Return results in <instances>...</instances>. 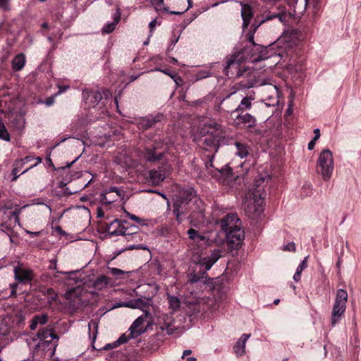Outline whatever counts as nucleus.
I'll list each match as a JSON object with an SVG mask.
<instances>
[{"label":"nucleus","mask_w":361,"mask_h":361,"mask_svg":"<svg viewBox=\"0 0 361 361\" xmlns=\"http://www.w3.org/2000/svg\"><path fill=\"white\" fill-rule=\"evenodd\" d=\"M221 230L226 234V242L232 250H238L245 239V232L235 213L227 214L220 221Z\"/></svg>","instance_id":"f257e3e1"},{"label":"nucleus","mask_w":361,"mask_h":361,"mask_svg":"<svg viewBox=\"0 0 361 361\" xmlns=\"http://www.w3.org/2000/svg\"><path fill=\"white\" fill-rule=\"evenodd\" d=\"M264 178L260 177L255 181V188L246 195L245 201V213L250 219H256L261 216L264 212V196L265 192L260 186Z\"/></svg>","instance_id":"f03ea898"},{"label":"nucleus","mask_w":361,"mask_h":361,"mask_svg":"<svg viewBox=\"0 0 361 361\" xmlns=\"http://www.w3.org/2000/svg\"><path fill=\"white\" fill-rule=\"evenodd\" d=\"M200 133L204 137L203 140L206 145L215 148L223 143L228 136L226 129L215 121L204 123L200 130Z\"/></svg>","instance_id":"7ed1b4c3"},{"label":"nucleus","mask_w":361,"mask_h":361,"mask_svg":"<svg viewBox=\"0 0 361 361\" xmlns=\"http://www.w3.org/2000/svg\"><path fill=\"white\" fill-rule=\"evenodd\" d=\"M334 169V157L329 149L322 150L317 161V171L324 180H329Z\"/></svg>","instance_id":"20e7f679"},{"label":"nucleus","mask_w":361,"mask_h":361,"mask_svg":"<svg viewBox=\"0 0 361 361\" xmlns=\"http://www.w3.org/2000/svg\"><path fill=\"white\" fill-rule=\"evenodd\" d=\"M221 257V251L219 249L214 250L211 255L208 257L202 258L199 260L198 264L204 269L200 271L199 274H194L191 276L190 281L197 283L199 281H205L207 279V271L209 270L212 267Z\"/></svg>","instance_id":"39448f33"},{"label":"nucleus","mask_w":361,"mask_h":361,"mask_svg":"<svg viewBox=\"0 0 361 361\" xmlns=\"http://www.w3.org/2000/svg\"><path fill=\"white\" fill-rule=\"evenodd\" d=\"M243 50L242 52L233 54L230 56L224 67V72L229 78L240 77L245 71V68L243 66V63L245 60Z\"/></svg>","instance_id":"423d86ee"},{"label":"nucleus","mask_w":361,"mask_h":361,"mask_svg":"<svg viewBox=\"0 0 361 361\" xmlns=\"http://www.w3.org/2000/svg\"><path fill=\"white\" fill-rule=\"evenodd\" d=\"M347 300V292L343 289H338L336 292L331 312V320L332 326H334L341 319L346 309Z\"/></svg>","instance_id":"0eeeda50"},{"label":"nucleus","mask_w":361,"mask_h":361,"mask_svg":"<svg viewBox=\"0 0 361 361\" xmlns=\"http://www.w3.org/2000/svg\"><path fill=\"white\" fill-rule=\"evenodd\" d=\"M164 150L159 147V143L155 142L152 147H145L142 152L143 159L148 162H156L161 160Z\"/></svg>","instance_id":"6e6552de"},{"label":"nucleus","mask_w":361,"mask_h":361,"mask_svg":"<svg viewBox=\"0 0 361 361\" xmlns=\"http://www.w3.org/2000/svg\"><path fill=\"white\" fill-rule=\"evenodd\" d=\"M16 280L23 283H27L32 281L34 274L30 269L25 268L23 264L18 263L13 269Z\"/></svg>","instance_id":"1a4fd4ad"},{"label":"nucleus","mask_w":361,"mask_h":361,"mask_svg":"<svg viewBox=\"0 0 361 361\" xmlns=\"http://www.w3.org/2000/svg\"><path fill=\"white\" fill-rule=\"evenodd\" d=\"M37 336L39 340V347H47L54 339L59 340V336L54 333L52 329L43 328L38 331Z\"/></svg>","instance_id":"9d476101"},{"label":"nucleus","mask_w":361,"mask_h":361,"mask_svg":"<svg viewBox=\"0 0 361 361\" xmlns=\"http://www.w3.org/2000/svg\"><path fill=\"white\" fill-rule=\"evenodd\" d=\"M194 205L195 204L189 203L188 202L182 201L178 199L174 202L173 205V213L176 216V220L179 224L182 222L180 216L187 214L193 208Z\"/></svg>","instance_id":"9b49d317"},{"label":"nucleus","mask_w":361,"mask_h":361,"mask_svg":"<svg viewBox=\"0 0 361 361\" xmlns=\"http://www.w3.org/2000/svg\"><path fill=\"white\" fill-rule=\"evenodd\" d=\"M145 315L137 317L130 326L129 331H130L131 337H137L146 332L147 328H144L142 324L145 319L150 316V313L149 311H145Z\"/></svg>","instance_id":"f8f14e48"},{"label":"nucleus","mask_w":361,"mask_h":361,"mask_svg":"<svg viewBox=\"0 0 361 361\" xmlns=\"http://www.w3.org/2000/svg\"><path fill=\"white\" fill-rule=\"evenodd\" d=\"M122 192L116 187H111L102 194L101 201L105 204H111L121 197Z\"/></svg>","instance_id":"ddd939ff"},{"label":"nucleus","mask_w":361,"mask_h":361,"mask_svg":"<svg viewBox=\"0 0 361 361\" xmlns=\"http://www.w3.org/2000/svg\"><path fill=\"white\" fill-rule=\"evenodd\" d=\"M178 200L188 202L192 204H196L200 199L197 196V193L192 187L182 188L178 192Z\"/></svg>","instance_id":"4468645a"},{"label":"nucleus","mask_w":361,"mask_h":361,"mask_svg":"<svg viewBox=\"0 0 361 361\" xmlns=\"http://www.w3.org/2000/svg\"><path fill=\"white\" fill-rule=\"evenodd\" d=\"M290 17V13H288L283 10L277 13H271L270 11L264 13L262 16V19L259 21L262 24L267 21L277 18L279 22L285 24Z\"/></svg>","instance_id":"2eb2a0df"},{"label":"nucleus","mask_w":361,"mask_h":361,"mask_svg":"<svg viewBox=\"0 0 361 361\" xmlns=\"http://www.w3.org/2000/svg\"><path fill=\"white\" fill-rule=\"evenodd\" d=\"M82 97L86 104L89 107H95L102 100L101 93L96 90H85L82 92Z\"/></svg>","instance_id":"dca6fc26"},{"label":"nucleus","mask_w":361,"mask_h":361,"mask_svg":"<svg viewBox=\"0 0 361 361\" xmlns=\"http://www.w3.org/2000/svg\"><path fill=\"white\" fill-rule=\"evenodd\" d=\"M264 94L266 97L267 103L269 106H274L279 102V90L276 85H269L264 90Z\"/></svg>","instance_id":"f3484780"},{"label":"nucleus","mask_w":361,"mask_h":361,"mask_svg":"<svg viewBox=\"0 0 361 361\" xmlns=\"http://www.w3.org/2000/svg\"><path fill=\"white\" fill-rule=\"evenodd\" d=\"M126 221H121L114 219L106 227V231L110 235H123L126 232L125 226Z\"/></svg>","instance_id":"a211bd4d"},{"label":"nucleus","mask_w":361,"mask_h":361,"mask_svg":"<svg viewBox=\"0 0 361 361\" xmlns=\"http://www.w3.org/2000/svg\"><path fill=\"white\" fill-rule=\"evenodd\" d=\"M161 319L163 323H160L159 324V329L161 331H166L168 335H172L176 330L174 327L175 320L173 317L171 315L164 314L161 317Z\"/></svg>","instance_id":"6ab92c4d"},{"label":"nucleus","mask_w":361,"mask_h":361,"mask_svg":"<svg viewBox=\"0 0 361 361\" xmlns=\"http://www.w3.org/2000/svg\"><path fill=\"white\" fill-rule=\"evenodd\" d=\"M237 125H243L245 128H252L256 126V118L250 114L240 113L235 118Z\"/></svg>","instance_id":"aec40b11"},{"label":"nucleus","mask_w":361,"mask_h":361,"mask_svg":"<svg viewBox=\"0 0 361 361\" xmlns=\"http://www.w3.org/2000/svg\"><path fill=\"white\" fill-rule=\"evenodd\" d=\"M148 175L149 182L154 185H159L165 178V171L160 166L157 169L150 170Z\"/></svg>","instance_id":"412c9836"},{"label":"nucleus","mask_w":361,"mask_h":361,"mask_svg":"<svg viewBox=\"0 0 361 361\" xmlns=\"http://www.w3.org/2000/svg\"><path fill=\"white\" fill-rule=\"evenodd\" d=\"M288 4L293 8V15H300L306 10L307 0H288Z\"/></svg>","instance_id":"4be33fe9"},{"label":"nucleus","mask_w":361,"mask_h":361,"mask_svg":"<svg viewBox=\"0 0 361 361\" xmlns=\"http://www.w3.org/2000/svg\"><path fill=\"white\" fill-rule=\"evenodd\" d=\"M163 118V114H158L154 116H147L142 118L139 123L141 128L147 130L152 127L156 123L161 121Z\"/></svg>","instance_id":"5701e85b"},{"label":"nucleus","mask_w":361,"mask_h":361,"mask_svg":"<svg viewBox=\"0 0 361 361\" xmlns=\"http://www.w3.org/2000/svg\"><path fill=\"white\" fill-rule=\"evenodd\" d=\"M252 16L253 13L251 6L247 4H243L241 7V16L243 20V26L244 28L248 27Z\"/></svg>","instance_id":"b1692460"},{"label":"nucleus","mask_w":361,"mask_h":361,"mask_svg":"<svg viewBox=\"0 0 361 361\" xmlns=\"http://www.w3.org/2000/svg\"><path fill=\"white\" fill-rule=\"evenodd\" d=\"M123 305H125L126 307H130L133 309L138 308L145 312L147 311L145 309L148 307V302L147 301L138 298L123 302Z\"/></svg>","instance_id":"393cba45"},{"label":"nucleus","mask_w":361,"mask_h":361,"mask_svg":"<svg viewBox=\"0 0 361 361\" xmlns=\"http://www.w3.org/2000/svg\"><path fill=\"white\" fill-rule=\"evenodd\" d=\"M250 336V334H243L239 341L234 345L233 349L237 356H242L245 353V343Z\"/></svg>","instance_id":"a878e982"},{"label":"nucleus","mask_w":361,"mask_h":361,"mask_svg":"<svg viewBox=\"0 0 361 361\" xmlns=\"http://www.w3.org/2000/svg\"><path fill=\"white\" fill-rule=\"evenodd\" d=\"M25 54L22 53L17 54L11 61L13 70L15 71H21L25 66Z\"/></svg>","instance_id":"bb28decb"},{"label":"nucleus","mask_w":361,"mask_h":361,"mask_svg":"<svg viewBox=\"0 0 361 361\" xmlns=\"http://www.w3.org/2000/svg\"><path fill=\"white\" fill-rule=\"evenodd\" d=\"M254 97L252 96L245 97L242 99L240 104L233 111L234 112L243 113L245 110H249L252 107V102Z\"/></svg>","instance_id":"cd10ccee"},{"label":"nucleus","mask_w":361,"mask_h":361,"mask_svg":"<svg viewBox=\"0 0 361 361\" xmlns=\"http://www.w3.org/2000/svg\"><path fill=\"white\" fill-rule=\"evenodd\" d=\"M236 147L235 154L241 159L245 158L250 153V147L247 145L240 142H235Z\"/></svg>","instance_id":"c85d7f7f"},{"label":"nucleus","mask_w":361,"mask_h":361,"mask_svg":"<svg viewBox=\"0 0 361 361\" xmlns=\"http://www.w3.org/2000/svg\"><path fill=\"white\" fill-rule=\"evenodd\" d=\"M109 283V279L106 276L102 275L93 282L92 287L96 290H102L107 286Z\"/></svg>","instance_id":"c756f323"},{"label":"nucleus","mask_w":361,"mask_h":361,"mask_svg":"<svg viewBox=\"0 0 361 361\" xmlns=\"http://www.w3.org/2000/svg\"><path fill=\"white\" fill-rule=\"evenodd\" d=\"M126 226H125V230L126 232L123 233V235L128 237H133L134 235L137 234L139 231V227L133 224H130L129 222L126 221Z\"/></svg>","instance_id":"7c9ffc66"},{"label":"nucleus","mask_w":361,"mask_h":361,"mask_svg":"<svg viewBox=\"0 0 361 361\" xmlns=\"http://www.w3.org/2000/svg\"><path fill=\"white\" fill-rule=\"evenodd\" d=\"M187 233L191 240L200 242L205 239L204 236L200 235L198 231L194 228H190Z\"/></svg>","instance_id":"2f4dec72"},{"label":"nucleus","mask_w":361,"mask_h":361,"mask_svg":"<svg viewBox=\"0 0 361 361\" xmlns=\"http://www.w3.org/2000/svg\"><path fill=\"white\" fill-rule=\"evenodd\" d=\"M168 299L169 307L173 310H176L180 307V302L178 297L168 295Z\"/></svg>","instance_id":"473e14b6"},{"label":"nucleus","mask_w":361,"mask_h":361,"mask_svg":"<svg viewBox=\"0 0 361 361\" xmlns=\"http://www.w3.org/2000/svg\"><path fill=\"white\" fill-rule=\"evenodd\" d=\"M0 138L5 141H10L11 137L10 135L6 130V128L3 123V121L0 119Z\"/></svg>","instance_id":"72a5a7b5"},{"label":"nucleus","mask_w":361,"mask_h":361,"mask_svg":"<svg viewBox=\"0 0 361 361\" xmlns=\"http://www.w3.org/2000/svg\"><path fill=\"white\" fill-rule=\"evenodd\" d=\"M134 337H131V334L129 336H126V334L121 335L117 341L114 342V345L112 347H117L121 344H123L127 343L130 338H133Z\"/></svg>","instance_id":"f704fd0d"},{"label":"nucleus","mask_w":361,"mask_h":361,"mask_svg":"<svg viewBox=\"0 0 361 361\" xmlns=\"http://www.w3.org/2000/svg\"><path fill=\"white\" fill-rule=\"evenodd\" d=\"M118 20L119 17L117 19H115V22L106 25L102 29L103 32L111 33L113 32L115 30L116 25L118 23Z\"/></svg>","instance_id":"c9c22d12"},{"label":"nucleus","mask_w":361,"mask_h":361,"mask_svg":"<svg viewBox=\"0 0 361 361\" xmlns=\"http://www.w3.org/2000/svg\"><path fill=\"white\" fill-rule=\"evenodd\" d=\"M33 318L36 321L37 325H44L48 321V316L46 314H42L41 315H35Z\"/></svg>","instance_id":"e433bc0d"},{"label":"nucleus","mask_w":361,"mask_h":361,"mask_svg":"<svg viewBox=\"0 0 361 361\" xmlns=\"http://www.w3.org/2000/svg\"><path fill=\"white\" fill-rule=\"evenodd\" d=\"M309 256H306L297 267L296 271L302 273V271L307 267V259Z\"/></svg>","instance_id":"4c0bfd02"},{"label":"nucleus","mask_w":361,"mask_h":361,"mask_svg":"<svg viewBox=\"0 0 361 361\" xmlns=\"http://www.w3.org/2000/svg\"><path fill=\"white\" fill-rule=\"evenodd\" d=\"M109 269L110 271V273L114 276H120L121 275H123L125 274V271L114 267H109Z\"/></svg>","instance_id":"58836bf2"},{"label":"nucleus","mask_w":361,"mask_h":361,"mask_svg":"<svg viewBox=\"0 0 361 361\" xmlns=\"http://www.w3.org/2000/svg\"><path fill=\"white\" fill-rule=\"evenodd\" d=\"M126 213L127 216L130 219H131L134 221H136L137 223H138L140 225L144 224L143 219H142L139 218L138 216H135V214H130L129 212H126Z\"/></svg>","instance_id":"ea45409f"},{"label":"nucleus","mask_w":361,"mask_h":361,"mask_svg":"<svg viewBox=\"0 0 361 361\" xmlns=\"http://www.w3.org/2000/svg\"><path fill=\"white\" fill-rule=\"evenodd\" d=\"M23 162L20 159L16 160L13 164V169H17L19 172L23 169Z\"/></svg>","instance_id":"a19ab883"},{"label":"nucleus","mask_w":361,"mask_h":361,"mask_svg":"<svg viewBox=\"0 0 361 361\" xmlns=\"http://www.w3.org/2000/svg\"><path fill=\"white\" fill-rule=\"evenodd\" d=\"M34 159L36 160V163L33 165H32L30 167L25 169L24 171H23L20 174H23V173H25V172H27L28 170H30V169L37 166L38 164H39L42 161V159L39 157H34Z\"/></svg>","instance_id":"79ce46f5"},{"label":"nucleus","mask_w":361,"mask_h":361,"mask_svg":"<svg viewBox=\"0 0 361 361\" xmlns=\"http://www.w3.org/2000/svg\"><path fill=\"white\" fill-rule=\"evenodd\" d=\"M59 91L55 94V96H58L61 93L66 92L67 90L70 88L69 85H58Z\"/></svg>","instance_id":"37998d69"},{"label":"nucleus","mask_w":361,"mask_h":361,"mask_svg":"<svg viewBox=\"0 0 361 361\" xmlns=\"http://www.w3.org/2000/svg\"><path fill=\"white\" fill-rule=\"evenodd\" d=\"M284 250L294 252L295 250V245L293 242L288 243L284 247Z\"/></svg>","instance_id":"c03bdc74"},{"label":"nucleus","mask_w":361,"mask_h":361,"mask_svg":"<svg viewBox=\"0 0 361 361\" xmlns=\"http://www.w3.org/2000/svg\"><path fill=\"white\" fill-rule=\"evenodd\" d=\"M8 1L9 0H0V8L4 10H8Z\"/></svg>","instance_id":"a18cd8bd"},{"label":"nucleus","mask_w":361,"mask_h":361,"mask_svg":"<svg viewBox=\"0 0 361 361\" xmlns=\"http://www.w3.org/2000/svg\"><path fill=\"white\" fill-rule=\"evenodd\" d=\"M211 75V73L209 72H206L201 71L198 73V78H205Z\"/></svg>","instance_id":"49530a36"},{"label":"nucleus","mask_w":361,"mask_h":361,"mask_svg":"<svg viewBox=\"0 0 361 361\" xmlns=\"http://www.w3.org/2000/svg\"><path fill=\"white\" fill-rule=\"evenodd\" d=\"M55 94L52 97H49L48 98H47V99L45 100V104L47 105V106H51L54 103V99H55Z\"/></svg>","instance_id":"de8ad7c7"},{"label":"nucleus","mask_w":361,"mask_h":361,"mask_svg":"<svg viewBox=\"0 0 361 361\" xmlns=\"http://www.w3.org/2000/svg\"><path fill=\"white\" fill-rule=\"evenodd\" d=\"M18 173H19V171H17V169H13L12 175L13 176V177L11 179L12 181H15L17 180V178L20 176V174H18Z\"/></svg>","instance_id":"09e8293b"},{"label":"nucleus","mask_w":361,"mask_h":361,"mask_svg":"<svg viewBox=\"0 0 361 361\" xmlns=\"http://www.w3.org/2000/svg\"><path fill=\"white\" fill-rule=\"evenodd\" d=\"M17 286H18L17 283L11 284V296H16V288H17Z\"/></svg>","instance_id":"8fccbe9b"},{"label":"nucleus","mask_w":361,"mask_h":361,"mask_svg":"<svg viewBox=\"0 0 361 361\" xmlns=\"http://www.w3.org/2000/svg\"><path fill=\"white\" fill-rule=\"evenodd\" d=\"M34 159V157L32 156H27L23 159H20V161H23V164L28 163Z\"/></svg>","instance_id":"3c124183"},{"label":"nucleus","mask_w":361,"mask_h":361,"mask_svg":"<svg viewBox=\"0 0 361 361\" xmlns=\"http://www.w3.org/2000/svg\"><path fill=\"white\" fill-rule=\"evenodd\" d=\"M301 274L300 272L299 271H295V274L293 275V280L295 281V282H298L300 280V278H301Z\"/></svg>","instance_id":"603ef678"},{"label":"nucleus","mask_w":361,"mask_h":361,"mask_svg":"<svg viewBox=\"0 0 361 361\" xmlns=\"http://www.w3.org/2000/svg\"><path fill=\"white\" fill-rule=\"evenodd\" d=\"M37 326V324L36 321L34 319V318L32 317V319L30 322V328L31 330H35V329H36Z\"/></svg>","instance_id":"864d4df0"},{"label":"nucleus","mask_w":361,"mask_h":361,"mask_svg":"<svg viewBox=\"0 0 361 361\" xmlns=\"http://www.w3.org/2000/svg\"><path fill=\"white\" fill-rule=\"evenodd\" d=\"M314 137H313L314 139V140H319V138L320 137V130L319 128H316L314 130Z\"/></svg>","instance_id":"5fc2aeb1"},{"label":"nucleus","mask_w":361,"mask_h":361,"mask_svg":"<svg viewBox=\"0 0 361 361\" xmlns=\"http://www.w3.org/2000/svg\"><path fill=\"white\" fill-rule=\"evenodd\" d=\"M317 140H314V139L313 138L309 143H308V145H307V148L309 150H312L314 147V145H315V142H316Z\"/></svg>","instance_id":"6e6d98bb"},{"label":"nucleus","mask_w":361,"mask_h":361,"mask_svg":"<svg viewBox=\"0 0 361 361\" xmlns=\"http://www.w3.org/2000/svg\"><path fill=\"white\" fill-rule=\"evenodd\" d=\"M267 56H263L262 55H259V56L257 57H255V58H252L251 59V61L252 62H257V61H259L261 60H264L265 59H267Z\"/></svg>","instance_id":"4d7b16f0"},{"label":"nucleus","mask_w":361,"mask_h":361,"mask_svg":"<svg viewBox=\"0 0 361 361\" xmlns=\"http://www.w3.org/2000/svg\"><path fill=\"white\" fill-rule=\"evenodd\" d=\"M50 263L51 264L49 265V269L56 270V267H57L56 260V259H53V260H51L50 262Z\"/></svg>","instance_id":"13d9d810"},{"label":"nucleus","mask_w":361,"mask_h":361,"mask_svg":"<svg viewBox=\"0 0 361 361\" xmlns=\"http://www.w3.org/2000/svg\"><path fill=\"white\" fill-rule=\"evenodd\" d=\"M156 23H157V20L154 19L153 20H152L149 24V30H150V32L152 33L153 32V29L154 27H155L156 25Z\"/></svg>","instance_id":"bf43d9fd"},{"label":"nucleus","mask_w":361,"mask_h":361,"mask_svg":"<svg viewBox=\"0 0 361 361\" xmlns=\"http://www.w3.org/2000/svg\"><path fill=\"white\" fill-rule=\"evenodd\" d=\"M261 1L267 4H274L279 0H261Z\"/></svg>","instance_id":"052dcab7"},{"label":"nucleus","mask_w":361,"mask_h":361,"mask_svg":"<svg viewBox=\"0 0 361 361\" xmlns=\"http://www.w3.org/2000/svg\"><path fill=\"white\" fill-rule=\"evenodd\" d=\"M192 351L190 350H185L183 353L182 358H184L185 356L191 354Z\"/></svg>","instance_id":"680f3d73"},{"label":"nucleus","mask_w":361,"mask_h":361,"mask_svg":"<svg viewBox=\"0 0 361 361\" xmlns=\"http://www.w3.org/2000/svg\"><path fill=\"white\" fill-rule=\"evenodd\" d=\"M27 233L32 236V237H35V236H37L39 235L40 232H31V231H27Z\"/></svg>","instance_id":"e2e57ef3"},{"label":"nucleus","mask_w":361,"mask_h":361,"mask_svg":"<svg viewBox=\"0 0 361 361\" xmlns=\"http://www.w3.org/2000/svg\"><path fill=\"white\" fill-rule=\"evenodd\" d=\"M97 216H98L99 217H102V216H104V212H103V211L102 210V209H100V208H99V209H97Z\"/></svg>","instance_id":"0e129e2a"},{"label":"nucleus","mask_w":361,"mask_h":361,"mask_svg":"<svg viewBox=\"0 0 361 361\" xmlns=\"http://www.w3.org/2000/svg\"><path fill=\"white\" fill-rule=\"evenodd\" d=\"M123 302L116 303L114 305V308L121 307H125V305H123Z\"/></svg>","instance_id":"69168bd1"},{"label":"nucleus","mask_w":361,"mask_h":361,"mask_svg":"<svg viewBox=\"0 0 361 361\" xmlns=\"http://www.w3.org/2000/svg\"><path fill=\"white\" fill-rule=\"evenodd\" d=\"M79 157H77L75 159H74L73 161H71V163L68 164L66 167L67 168H70L78 159Z\"/></svg>","instance_id":"338daca9"},{"label":"nucleus","mask_w":361,"mask_h":361,"mask_svg":"<svg viewBox=\"0 0 361 361\" xmlns=\"http://www.w3.org/2000/svg\"><path fill=\"white\" fill-rule=\"evenodd\" d=\"M187 361H197V359L194 357H190L186 359Z\"/></svg>","instance_id":"774afa93"}]
</instances>
